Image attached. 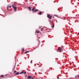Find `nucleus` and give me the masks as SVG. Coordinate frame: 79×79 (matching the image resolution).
<instances>
[{
	"label": "nucleus",
	"instance_id": "obj_10",
	"mask_svg": "<svg viewBox=\"0 0 79 79\" xmlns=\"http://www.w3.org/2000/svg\"><path fill=\"white\" fill-rule=\"evenodd\" d=\"M28 52H29V51H26L25 52V53H28Z\"/></svg>",
	"mask_w": 79,
	"mask_h": 79
},
{
	"label": "nucleus",
	"instance_id": "obj_19",
	"mask_svg": "<svg viewBox=\"0 0 79 79\" xmlns=\"http://www.w3.org/2000/svg\"><path fill=\"white\" fill-rule=\"evenodd\" d=\"M39 32H40L39 31H37L36 32V33H37V34L38 33H39Z\"/></svg>",
	"mask_w": 79,
	"mask_h": 79
},
{
	"label": "nucleus",
	"instance_id": "obj_18",
	"mask_svg": "<svg viewBox=\"0 0 79 79\" xmlns=\"http://www.w3.org/2000/svg\"><path fill=\"white\" fill-rule=\"evenodd\" d=\"M8 8H9V6L7 7V10H9Z\"/></svg>",
	"mask_w": 79,
	"mask_h": 79
},
{
	"label": "nucleus",
	"instance_id": "obj_2",
	"mask_svg": "<svg viewBox=\"0 0 79 79\" xmlns=\"http://www.w3.org/2000/svg\"><path fill=\"white\" fill-rule=\"evenodd\" d=\"M32 11H34L35 12V13H36V12H37V11H39V10L37 9H35V8H33L32 9Z\"/></svg>",
	"mask_w": 79,
	"mask_h": 79
},
{
	"label": "nucleus",
	"instance_id": "obj_16",
	"mask_svg": "<svg viewBox=\"0 0 79 79\" xmlns=\"http://www.w3.org/2000/svg\"><path fill=\"white\" fill-rule=\"evenodd\" d=\"M1 77H4V76L3 75H1Z\"/></svg>",
	"mask_w": 79,
	"mask_h": 79
},
{
	"label": "nucleus",
	"instance_id": "obj_12",
	"mask_svg": "<svg viewBox=\"0 0 79 79\" xmlns=\"http://www.w3.org/2000/svg\"><path fill=\"white\" fill-rule=\"evenodd\" d=\"M22 52H24V48H22Z\"/></svg>",
	"mask_w": 79,
	"mask_h": 79
},
{
	"label": "nucleus",
	"instance_id": "obj_23",
	"mask_svg": "<svg viewBox=\"0 0 79 79\" xmlns=\"http://www.w3.org/2000/svg\"><path fill=\"white\" fill-rule=\"evenodd\" d=\"M49 21L50 23H52V22H51V21L50 20H49Z\"/></svg>",
	"mask_w": 79,
	"mask_h": 79
},
{
	"label": "nucleus",
	"instance_id": "obj_3",
	"mask_svg": "<svg viewBox=\"0 0 79 79\" xmlns=\"http://www.w3.org/2000/svg\"><path fill=\"white\" fill-rule=\"evenodd\" d=\"M12 7L14 8V11H16L17 10V7L15 6L14 5H12Z\"/></svg>",
	"mask_w": 79,
	"mask_h": 79
},
{
	"label": "nucleus",
	"instance_id": "obj_26",
	"mask_svg": "<svg viewBox=\"0 0 79 79\" xmlns=\"http://www.w3.org/2000/svg\"><path fill=\"white\" fill-rule=\"evenodd\" d=\"M14 68H15V66H14Z\"/></svg>",
	"mask_w": 79,
	"mask_h": 79
},
{
	"label": "nucleus",
	"instance_id": "obj_1",
	"mask_svg": "<svg viewBox=\"0 0 79 79\" xmlns=\"http://www.w3.org/2000/svg\"><path fill=\"white\" fill-rule=\"evenodd\" d=\"M63 50V48H61L59 47L58 49V51L59 52H62Z\"/></svg>",
	"mask_w": 79,
	"mask_h": 79
},
{
	"label": "nucleus",
	"instance_id": "obj_7",
	"mask_svg": "<svg viewBox=\"0 0 79 79\" xmlns=\"http://www.w3.org/2000/svg\"><path fill=\"white\" fill-rule=\"evenodd\" d=\"M42 13L41 12H39V15H42Z\"/></svg>",
	"mask_w": 79,
	"mask_h": 79
},
{
	"label": "nucleus",
	"instance_id": "obj_28",
	"mask_svg": "<svg viewBox=\"0 0 79 79\" xmlns=\"http://www.w3.org/2000/svg\"><path fill=\"white\" fill-rule=\"evenodd\" d=\"M78 2H79V0H78Z\"/></svg>",
	"mask_w": 79,
	"mask_h": 79
},
{
	"label": "nucleus",
	"instance_id": "obj_25",
	"mask_svg": "<svg viewBox=\"0 0 79 79\" xmlns=\"http://www.w3.org/2000/svg\"><path fill=\"white\" fill-rule=\"evenodd\" d=\"M57 79H59V77H57Z\"/></svg>",
	"mask_w": 79,
	"mask_h": 79
},
{
	"label": "nucleus",
	"instance_id": "obj_4",
	"mask_svg": "<svg viewBox=\"0 0 79 79\" xmlns=\"http://www.w3.org/2000/svg\"><path fill=\"white\" fill-rule=\"evenodd\" d=\"M75 79H79V75L76 76L75 77Z\"/></svg>",
	"mask_w": 79,
	"mask_h": 79
},
{
	"label": "nucleus",
	"instance_id": "obj_17",
	"mask_svg": "<svg viewBox=\"0 0 79 79\" xmlns=\"http://www.w3.org/2000/svg\"><path fill=\"white\" fill-rule=\"evenodd\" d=\"M54 16H56V17H58V16L56 15H54Z\"/></svg>",
	"mask_w": 79,
	"mask_h": 79
},
{
	"label": "nucleus",
	"instance_id": "obj_13",
	"mask_svg": "<svg viewBox=\"0 0 79 79\" xmlns=\"http://www.w3.org/2000/svg\"><path fill=\"white\" fill-rule=\"evenodd\" d=\"M23 73H24V71H23V72H21V73H20V74H23Z\"/></svg>",
	"mask_w": 79,
	"mask_h": 79
},
{
	"label": "nucleus",
	"instance_id": "obj_6",
	"mask_svg": "<svg viewBox=\"0 0 79 79\" xmlns=\"http://www.w3.org/2000/svg\"><path fill=\"white\" fill-rule=\"evenodd\" d=\"M28 9L30 10V11H31V7H29L27 8Z\"/></svg>",
	"mask_w": 79,
	"mask_h": 79
},
{
	"label": "nucleus",
	"instance_id": "obj_27",
	"mask_svg": "<svg viewBox=\"0 0 79 79\" xmlns=\"http://www.w3.org/2000/svg\"><path fill=\"white\" fill-rule=\"evenodd\" d=\"M63 46H62V48H63Z\"/></svg>",
	"mask_w": 79,
	"mask_h": 79
},
{
	"label": "nucleus",
	"instance_id": "obj_29",
	"mask_svg": "<svg viewBox=\"0 0 79 79\" xmlns=\"http://www.w3.org/2000/svg\"><path fill=\"white\" fill-rule=\"evenodd\" d=\"M72 78V79H73V78Z\"/></svg>",
	"mask_w": 79,
	"mask_h": 79
},
{
	"label": "nucleus",
	"instance_id": "obj_30",
	"mask_svg": "<svg viewBox=\"0 0 79 79\" xmlns=\"http://www.w3.org/2000/svg\"><path fill=\"white\" fill-rule=\"evenodd\" d=\"M56 22H57V21H56Z\"/></svg>",
	"mask_w": 79,
	"mask_h": 79
},
{
	"label": "nucleus",
	"instance_id": "obj_20",
	"mask_svg": "<svg viewBox=\"0 0 79 79\" xmlns=\"http://www.w3.org/2000/svg\"><path fill=\"white\" fill-rule=\"evenodd\" d=\"M16 73V70H15V71H14V73Z\"/></svg>",
	"mask_w": 79,
	"mask_h": 79
},
{
	"label": "nucleus",
	"instance_id": "obj_21",
	"mask_svg": "<svg viewBox=\"0 0 79 79\" xmlns=\"http://www.w3.org/2000/svg\"><path fill=\"white\" fill-rule=\"evenodd\" d=\"M9 7L10 8H11V6H9Z\"/></svg>",
	"mask_w": 79,
	"mask_h": 79
},
{
	"label": "nucleus",
	"instance_id": "obj_22",
	"mask_svg": "<svg viewBox=\"0 0 79 79\" xmlns=\"http://www.w3.org/2000/svg\"><path fill=\"white\" fill-rule=\"evenodd\" d=\"M24 74H26V72H24Z\"/></svg>",
	"mask_w": 79,
	"mask_h": 79
},
{
	"label": "nucleus",
	"instance_id": "obj_14",
	"mask_svg": "<svg viewBox=\"0 0 79 79\" xmlns=\"http://www.w3.org/2000/svg\"><path fill=\"white\" fill-rule=\"evenodd\" d=\"M54 26H55V25L53 24V26L52 27V28H54Z\"/></svg>",
	"mask_w": 79,
	"mask_h": 79
},
{
	"label": "nucleus",
	"instance_id": "obj_8",
	"mask_svg": "<svg viewBox=\"0 0 79 79\" xmlns=\"http://www.w3.org/2000/svg\"><path fill=\"white\" fill-rule=\"evenodd\" d=\"M18 74H19V72H17L15 73V75H18Z\"/></svg>",
	"mask_w": 79,
	"mask_h": 79
},
{
	"label": "nucleus",
	"instance_id": "obj_15",
	"mask_svg": "<svg viewBox=\"0 0 79 79\" xmlns=\"http://www.w3.org/2000/svg\"><path fill=\"white\" fill-rule=\"evenodd\" d=\"M43 29H44V28H41V31H43Z\"/></svg>",
	"mask_w": 79,
	"mask_h": 79
},
{
	"label": "nucleus",
	"instance_id": "obj_11",
	"mask_svg": "<svg viewBox=\"0 0 79 79\" xmlns=\"http://www.w3.org/2000/svg\"><path fill=\"white\" fill-rule=\"evenodd\" d=\"M52 16H50L49 18V19H52Z\"/></svg>",
	"mask_w": 79,
	"mask_h": 79
},
{
	"label": "nucleus",
	"instance_id": "obj_24",
	"mask_svg": "<svg viewBox=\"0 0 79 79\" xmlns=\"http://www.w3.org/2000/svg\"><path fill=\"white\" fill-rule=\"evenodd\" d=\"M5 76H8V75H5Z\"/></svg>",
	"mask_w": 79,
	"mask_h": 79
},
{
	"label": "nucleus",
	"instance_id": "obj_5",
	"mask_svg": "<svg viewBox=\"0 0 79 79\" xmlns=\"http://www.w3.org/2000/svg\"><path fill=\"white\" fill-rule=\"evenodd\" d=\"M28 79H34V77H31V76H28Z\"/></svg>",
	"mask_w": 79,
	"mask_h": 79
},
{
	"label": "nucleus",
	"instance_id": "obj_9",
	"mask_svg": "<svg viewBox=\"0 0 79 79\" xmlns=\"http://www.w3.org/2000/svg\"><path fill=\"white\" fill-rule=\"evenodd\" d=\"M50 17V15H47V17L48 18H49Z\"/></svg>",
	"mask_w": 79,
	"mask_h": 79
}]
</instances>
